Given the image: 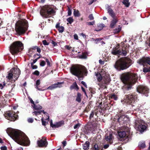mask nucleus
<instances>
[{"label":"nucleus","instance_id":"obj_1","mask_svg":"<svg viewBox=\"0 0 150 150\" xmlns=\"http://www.w3.org/2000/svg\"><path fill=\"white\" fill-rule=\"evenodd\" d=\"M7 133L15 142L18 144L23 146L29 145L30 140L25 134L19 130L12 129H8Z\"/></svg>","mask_w":150,"mask_h":150},{"label":"nucleus","instance_id":"obj_2","mask_svg":"<svg viewBox=\"0 0 150 150\" xmlns=\"http://www.w3.org/2000/svg\"><path fill=\"white\" fill-rule=\"evenodd\" d=\"M137 75L132 73H127L123 75L121 77V80L124 84L122 89L125 91L130 89L132 86L137 81Z\"/></svg>","mask_w":150,"mask_h":150},{"label":"nucleus","instance_id":"obj_3","mask_svg":"<svg viewBox=\"0 0 150 150\" xmlns=\"http://www.w3.org/2000/svg\"><path fill=\"white\" fill-rule=\"evenodd\" d=\"M71 73L77 77L79 80H82L84 77V75L86 76L87 71L84 66H74L70 68Z\"/></svg>","mask_w":150,"mask_h":150},{"label":"nucleus","instance_id":"obj_4","mask_svg":"<svg viewBox=\"0 0 150 150\" xmlns=\"http://www.w3.org/2000/svg\"><path fill=\"white\" fill-rule=\"evenodd\" d=\"M132 64V61L128 58L120 59L116 62L114 67L117 70L121 71L126 69Z\"/></svg>","mask_w":150,"mask_h":150},{"label":"nucleus","instance_id":"obj_5","mask_svg":"<svg viewBox=\"0 0 150 150\" xmlns=\"http://www.w3.org/2000/svg\"><path fill=\"white\" fill-rule=\"evenodd\" d=\"M27 28L28 22L26 20L18 21L16 24L15 30L19 35L24 33Z\"/></svg>","mask_w":150,"mask_h":150},{"label":"nucleus","instance_id":"obj_6","mask_svg":"<svg viewBox=\"0 0 150 150\" xmlns=\"http://www.w3.org/2000/svg\"><path fill=\"white\" fill-rule=\"evenodd\" d=\"M23 48V45L20 41L14 42L10 46V50L12 54H17Z\"/></svg>","mask_w":150,"mask_h":150},{"label":"nucleus","instance_id":"obj_7","mask_svg":"<svg viewBox=\"0 0 150 150\" xmlns=\"http://www.w3.org/2000/svg\"><path fill=\"white\" fill-rule=\"evenodd\" d=\"M55 11L50 6H45L41 9L40 13L45 18L49 17L55 15Z\"/></svg>","mask_w":150,"mask_h":150},{"label":"nucleus","instance_id":"obj_8","mask_svg":"<svg viewBox=\"0 0 150 150\" xmlns=\"http://www.w3.org/2000/svg\"><path fill=\"white\" fill-rule=\"evenodd\" d=\"M137 100V96L135 93H132L128 95H125L123 100L125 103L128 104L134 103Z\"/></svg>","mask_w":150,"mask_h":150},{"label":"nucleus","instance_id":"obj_9","mask_svg":"<svg viewBox=\"0 0 150 150\" xmlns=\"http://www.w3.org/2000/svg\"><path fill=\"white\" fill-rule=\"evenodd\" d=\"M5 117L11 121H14L17 119L18 115L13 111H8L4 114Z\"/></svg>","mask_w":150,"mask_h":150},{"label":"nucleus","instance_id":"obj_10","mask_svg":"<svg viewBox=\"0 0 150 150\" xmlns=\"http://www.w3.org/2000/svg\"><path fill=\"white\" fill-rule=\"evenodd\" d=\"M137 90L139 93L143 94L145 96L147 97L149 92V89L146 86H140L137 88Z\"/></svg>","mask_w":150,"mask_h":150},{"label":"nucleus","instance_id":"obj_11","mask_svg":"<svg viewBox=\"0 0 150 150\" xmlns=\"http://www.w3.org/2000/svg\"><path fill=\"white\" fill-rule=\"evenodd\" d=\"M111 53L114 55L118 56L120 55L125 56L126 55L127 52L125 50L118 49V48H113L111 52Z\"/></svg>","mask_w":150,"mask_h":150},{"label":"nucleus","instance_id":"obj_12","mask_svg":"<svg viewBox=\"0 0 150 150\" xmlns=\"http://www.w3.org/2000/svg\"><path fill=\"white\" fill-rule=\"evenodd\" d=\"M95 76L98 81L100 82L103 80L105 83L106 84L108 82L110 81V78L108 76H106V77H103L101 74L98 73H95Z\"/></svg>","mask_w":150,"mask_h":150},{"label":"nucleus","instance_id":"obj_13","mask_svg":"<svg viewBox=\"0 0 150 150\" xmlns=\"http://www.w3.org/2000/svg\"><path fill=\"white\" fill-rule=\"evenodd\" d=\"M39 140L37 142V144L39 147H46L48 144V142L46 138L42 137V139H39Z\"/></svg>","mask_w":150,"mask_h":150},{"label":"nucleus","instance_id":"obj_14","mask_svg":"<svg viewBox=\"0 0 150 150\" xmlns=\"http://www.w3.org/2000/svg\"><path fill=\"white\" fill-rule=\"evenodd\" d=\"M137 62L140 64L143 65L144 66L146 63L150 65V57H147L143 58L138 60Z\"/></svg>","mask_w":150,"mask_h":150},{"label":"nucleus","instance_id":"obj_15","mask_svg":"<svg viewBox=\"0 0 150 150\" xmlns=\"http://www.w3.org/2000/svg\"><path fill=\"white\" fill-rule=\"evenodd\" d=\"M10 72L13 74L14 78L16 80L19 77L20 74V70L19 69L13 68L10 70Z\"/></svg>","mask_w":150,"mask_h":150},{"label":"nucleus","instance_id":"obj_16","mask_svg":"<svg viewBox=\"0 0 150 150\" xmlns=\"http://www.w3.org/2000/svg\"><path fill=\"white\" fill-rule=\"evenodd\" d=\"M64 82H57V83H54L53 84L50 86L46 89L52 90L57 88H60L62 87L61 85Z\"/></svg>","mask_w":150,"mask_h":150},{"label":"nucleus","instance_id":"obj_17","mask_svg":"<svg viewBox=\"0 0 150 150\" xmlns=\"http://www.w3.org/2000/svg\"><path fill=\"white\" fill-rule=\"evenodd\" d=\"M105 139L108 142L111 144L112 142L113 137L110 132H108L105 135Z\"/></svg>","mask_w":150,"mask_h":150},{"label":"nucleus","instance_id":"obj_18","mask_svg":"<svg viewBox=\"0 0 150 150\" xmlns=\"http://www.w3.org/2000/svg\"><path fill=\"white\" fill-rule=\"evenodd\" d=\"M112 18L113 19L111 21L110 24V27L111 28H113L114 27L118 21V19L116 17Z\"/></svg>","mask_w":150,"mask_h":150},{"label":"nucleus","instance_id":"obj_19","mask_svg":"<svg viewBox=\"0 0 150 150\" xmlns=\"http://www.w3.org/2000/svg\"><path fill=\"white\" fill-rule=\"evenodd\" d=\"M107 10L109 15L112 18L116 17L115 15L112 10V9L111 7L108 6L107 8Z\"/></svg>","mask_w":150,"mask_h":150},{"label":"nucleus","instance_id":"obj_20","mask_svg":"<svg viewBox=\"0 0 150 150\" xmlns=\"http://www.w3.org/2000/svg\"><path fill=\"white\" fill-rule=\"evenodd\" d=\"M56 28L58 29L59 33H62L64 30V27L62 26H60V24L59 23H57L56 25Z\"/></svg>","mask_w":150,"mask_h":150},{"label":"nucleus","instance_id":"obj_21","mask_svg":"<svg viewBox=\"0 0 150 150\" xmlns=\"http://www.w3.org/2000/svg\"><path fill=\"white\" fill-rule=\"evenodd\" d=\"M139 129L140 132H143L146 130V127L144 125H141L138 127Z\"/></svg>","mask_w":150,"mask_h":150},{"label":"nucleus","instance_id":"obj_22","mask_svg":"<svg viewBox=\"0 0 150 150\" xmlns=\"http://www.w3.org/2000/svg\"><path fill=\"white\" fill-rule=\"evenodd\" d=\"M89 142L86 141L83 144V148L84 150H88L89 149Z\"/></svg>","mask_w":150,"mask_h":150},{"label":"nucleus","instance_id":"obj_23","mask_svg":"<svg viewBox=\"0 0 150 150\" xmlns=\"http://www.w3.org/2000/svg\"><path fill=\"white\" fill-rule=\"evenodd\" d=\"M118 134L119 137L120 138L125 137L126 135V133L125 131H122L118 133Z\"/></svg>","mask_w":150,"mask_h":150},{"label":"nucleus","instance_id":"obj_24","mask_svg":"<svg viewBox=\"0 0 150 150\" xmlns=\"http://www.w3.org/2000/svg\"><path fill=\"white\" fill-rule=\"evenodd\" d=\"M42 112L44 114H47L46 112H45L44 110H39L38 111H35L33 112V113H34L35 115H40L41 114V112Z\"/></svg>","mask_w":150,"mask_h":150},{"label":"nucleus","instance_id":"obj_25","mask_svg":"<svg viewBox=\"0 0 150 150\" xmlns=\"http://www.w3.org/2000/svg\"><path fill=\"white\" fill-rule=\"evenodd\" d=\"M32 106L34 109L36 110H41L42 108V107L39 105H35V104H34Z\"/></svg>","mask_w":150,"mask_h":150},{"label":"nucleus","instance_id":"obj_26","mask_svg":"<svg viewBox=\"0 0 150 150\" xmlns=\"http://www.w3.org/2000/svg\"><path fill=\"white\" fill-rule=\"evenodd\" d=\"M40 80H37L36 81V85H35V88L38 89V90L39 91H44L46 89H44L43 90H41V89L39 88L38 87V86L40 84Z\"/></svg>","mask_w":150,"mask_h":150},{"label":"nucleus","instance_id":"obj_27","mask_svg":"<svg viewBox=\"0 0 150 150\" xmlns=\"http://www.w3.org/2000/svg\"><path fill=\"white\" fill-rule=\"evenodd\" d=\"M81 94L80 93H78L77 94V96L76 99V100L79 103L81 102Z\"/></svg>","mask_w":150,"mask_h":150},{"label":"nucleus","instance_id":"obj_28","mask_svg":"<svg viewBox=\"0 0 150 150\" xmlns=\"http://www.w3.org/2000/svg\"><path fill=\"white\" fill-rule=\"evenodd\" d=\"M139 146L142 148L145 147L146 145L145 142L144 141L140 142L139 143Z\"/></svg>","mask_w":150,"mask_h":150},{"label":"nucleus","instance_id":"obj_29","mask_svg":"<svg viewBox=\"0 0 150 150\" xmlns=\"http://www.w3.org/2000/svg\"><path fill=\"white\" fill-rule=\"evenodd\" d=\"M56 124V126H57L56 127L58 128L64 125V122L63 121H61L57 122Z\"/></svg>","mask_w":150,"mask_h":150},{"label":"nucleus","instance_id":"obj_30","mask_svg":"<svg viewBox=\"0 0 150 150\" xmlns=\"http://www.w3.org/2000/svg\"><path fill=\"white\" fill-rule=\"evenodd\" d=\"M74 15L75 17H79L80 16V14L79 11L78 10H74Z\"/></svg>","mask_w":150,"mask_h":150},{"label":"nucleus","instance_id":"obj_31","mask_svg":"<svg viewBox=\"0 0 150 150\" xmlns=\"http://www.w3.org/2000/svg\"><path fill=\"white\" fill-rule=\"evenodd\" d=\"M121 27L120 25H119L118 28H116L114 30V32L115 33H118L121 31Z\"/></svg>","mask_w":150,"mask_h":150},{"label":"nucleus","instance_id":"obj_32","mask_svg":"<svg viewBox=\"0 0 150 150\" xmlns=\"http://www.w3.org/2000/svg\"><path fill=\"white\" fill-rule=\"evenodd\" d=\"M110 97L111 98L115 100H116L118 99L117 96L114 94H111L110 96Z\"/></svg>","mask_w":150,"mask_h":150},{"label":"nucleus","instance_id":"obj_33","mask_svg":"<svg viewBox=\"0 0 150 150\" xmlns=\"http://www.w3.org/2000/svg\"><path fill=\"white\" fill-rule=\"evenodd\" d=\"M123 3L127 7H128L130 4L128 0H123Z\"/></svg>","mask_w":150,"mask_h":150},{"label":"nucleus","instance_id":"obj_34","mask_svg":"<svg viewBox=\"0 0 150 150\" xmlns=\"http://www.w3.org/2000/svg\"><path fill=\"white\" fill-rule=\"evenodd\" d=\"M125 118V117L124 115L121 116L120 117L118 118V121L119 122H122L124 120V119Z\"/></svg>","mask_w":150,"mask_h":150},{"label":"nucleus","instance_id":"obj_35","mask_svg":"<svg viewBox=\"0 0 150 150\" xmlns=\"http://www.w3.org/2000/svg\"><path fill=\"white\" fill-rule=\"evenodd\" d=\"M71 87H72L73 88L76 89L77 90H78L79 89V88L76 82H75L73 84L72 86H71Z\"/></svg>","mask_w":150,"mask_h":150},{"label":"nucleus","instance_id":"obj_36","mask_svg":"<svg viewBox=\"0 0 150 150\" xmlns=\"http://www.w3.org/2000/svg\"><path fill=\"white\" fill-rule=\"evenodd\" d=\"M67 20L70 24H71L74 21V20L73 18L71 17L68 18H67Z\"/></svg>","mask_w":150,"mask_h":150},{"label":"nucleus","instance_id":"obj_37","mask_svg":"<svg viewBox=\"0 0 150 150\" xmlns=\"http://www.w3.org/2000/svg\"><path fill=\"white\" fill-rule=\"evenodd\" d=\"M140 122V121L139 119L135 120L134 124L136 127H138L140 125V123L139 122Z\"/></svg>","mask_w":150,"mask_h":150},{"label":"nucleus","instance_id":"obj_38","mask_svg":"<svg viewBox=\"0 0 150 150\" xmlns=\"http://www.w3.org/2000/svg\"><path fill=\"white\" fill-rule=\"evenodd\" d=\"M13 76V75L12 73L10 72L8 74V76L7 77L8 79L10 80L12 78Z\"/></svg>","mask_w":150,"mask_h":150},{"label":"nucleus","instance_id":"obj_39","mask_svg":"<svg viewBox=\"0 0 150 150\" xmlns=\"http://www.w3.org/2000/svg\"><path fill=\"white\" fill-rule=\"evenodd\" d=\"M143 72H147L150 71V67L147 68L144 67L143 70Z\"/></svg>","mask_w":150,"mask_h":150},{"label":"nucleus","instance_id":"obj_40","mask_svg":"<svg viewBox=\"0 0 150 150\" xmlns=\"http://www.w3.org/2000/svg\"><path fill=\"white\" fill-rule=\"evenodd\" d=\"M92 150H99L98 146L97 144H95L92 147Z\"/></svg>","mask_w":150,"mask_h":150},{"label":"nucleus","instance_id":"obj_41","mask_svg":"<svg viewBox=\"0 0 150 150\" xmlns=\"http://www.w3.org/2000/svg\"><path fill=\"white\" fill-rule=\"evenodd\" d=\"M50 126L53 128H57L56 127L57 126H56V123L55 124H53L52 121V120H51L50 121Z\"/></svg>","mask_w":150,"mask_h":150},{"label":"nucleus","instance_id":"obj_42","mask_svg":"<svg viewBox=\"0 0 150 150\" xmlns=\"http://www.w3.org/2000/svg\"><path fill=\"white\" fill-rule=\"evenodd\" d=\"M27 121L29 123H32L33 122L34 120L33 118L30 117L28 119Z\"/></svg>","mask_w":150,"mask_h":150},{"label":"nucleus","instance_id":"obj_43","mask_svg":"<svg viewBox=\"0 0 150 150\" xmlns=\"http://www.w3.org/2000/svg\"><path fill=\"white\" fill-rule=\"evenodd\" d=\"M80 58H81V59H86L87 58V56L86 55L84 54H83L81 55L80 56H79Z\"/></svg>","mask_w":150,"mask_h":150},{"label":"nucleus","instance_id":"obj_44","mask_svg":"<svg viewBox=\"0 0 150 150\" xmlns=\"http://www.w3.org/2000/svg\"><path fill=\"white\" fill-rule=\"evenodd\" d=\"M71 14V11L70 8L68 7V16H70Z\"/></svg>","mask_w":150,"mask_h":150},{"label":"nucleus","instance_id":"obj_45","mask_svg":"<svg viewBox=\"0 0 150 150\" xmlns=\"http://www.w3.org/2000/svg\"><path fill=\"white\" fill-rule=\"evenodd\" d=\"M45 62L44 61H42L40 63V65L41 66L44 67L45 64Z\"/></svg>","mask_w":150,"mask_h":150},{"label":"nucleus","instance_id":"obj_46","mask_svg":"<svg viewBox=\"0 0 150 150\" xmlns=\"http://www.w3.org/2000/svg\"><path fill=\"white\" fill-rule=\"evenodd\" d=\"M33 74L36 75L37 76H38L39 75L40 73L38 70H36L35 72L33 73Z\"/></svg>","mask_w":150,"mask_h":150},{"label":"nucleus","instance_id":"obj_47","mask_svg":"<svg viewBox=\"0 0 150 150\" xmlns=\"http://www.w3.org/2000/svg\"><path fill=\"white\" fill-rule=\"evenodd\" d=\"M42 43L44 45H49V43L45 40H43L42 41Z\"/></svg>","mask_w":150,"mask_h":150},{"label":"nucleus","instance_id":"obj_48","mask_svg":"<svg viewBox=\"0 0 150 150\" xmlns=\"http://www.w3.org/2000/svg\"><path fill=\"white\" fill-rule=\"evenodd\" d=\"M40 56L37 59H35L34 60H33V62L31 63V64H34L37 61L38 59L40 58Z\"/></svg>","mask_w":150,"mask_h":150},{"label":"nucleus","instance_id":"obj_49","mask_svg":"<svg viewBox=\"0 0 150 150\" xmlns=\"http://www.w3.org/2000/svg\"><path fill=\"white\" fill-rule=\"evenodd\" d=\"M89 18L90 20H93L94 19V17L92 14L90 15L89 16Z\"/></svg>","mask_w":150,"mask_h":150},{"label":"nucleus","instance_id":"obj_50","mask_svg":"<svg viewBox=\"0 0 150 150\" xmlns=\"http://www.w3.org/2000/svg\"><path fill=\"white\" fill-rule=\"evenodd\" d=\"M80 127V124L79 123L77 124L74 127V128L76 129L79 128Z\"/></svg>","mask_w":150,"mask_h":150},{"label":"nucleus","instance_id":"obj_51","mask_svg":"<svg viewBox=\"0 0 150 150\" xmlns=\"http://www.w3.org/2000/svg\"><path fill=\"white\" fill-rule=\"evenodd\" d=\"M31 67L33 69H36L37 68V66L36 65H34L33 64H31Z\"/></svg>","mask_w":150,"mask_h":150},{"label":"nucleus","instance_id":"obj_52","mask_svg":"<svg viewBox=\"0 0 150 150\" xmlns=\"http://www.w3.org/2000/svg\"><path fill=\"white\" fill-rule=\"evenodd\" d=\"M41 120L42 125L45 126L46 125V122L43 120V118H42Z\"/></svg>","mask_w":150,"mask_h":150},{"label":"nucleus","instance_id":"obj_53","mask_svg":"<svg viewBox=\"0 0 150 150\" xmlns=\"http://www.w3.org/2000/svg\"><path fill=\"white\" fill-rule=\"evenodd\" d=\"M98 26L99 27H101V28H103L105 27V25L103 23H101L99 24L98 25Z\"/></svg>","mask_w":150,"mask_h":150},{"label":"nucleus","instance_id":"obj_54","mask_svg":"<svg viewBox=\"0 0 150 150\" xmlns=\"http://www.w3.org/2000/svg\"><path fill=\"white\" fill-rule=\"evenodd\" d=\"M95 21H93L92 22L87 23V24L88 25H93L94 24Z\"/></svg>","mask_w":150,"mask_h":150},{"label":"nucleus","instance_id":"obj_55","mask_svg":"<svg viewBox=\"0 0 150 150\" xmlns=\"http://www.w3.org/2000/svg\"><path fill=\"white\" fill-rule=\"evenodd\" d=\"M45 60H46V61L47 63V65L50 66V61H49V60H48V59L46 58L45 59Z\"/></svg>","mask_w":150,"mask_h":150},{"label":"nucleus","instance_id":"obj_56","mask_svg":"<svg viewBox=\"0 0 150 150\" xmlns=\"http://www.w3.org/2000/svg\"><path fill=\"white\" fill-rule=\"evenodd\" d=\"M81 83L86 88H87V85L85 82L84 81H82L81 82Z\"/></svg>","mask_w":150,"mask_h":150},{"label":"nucleus","instance_id":"obj_57","mask_svg":"<svg viewBox=\"0 0 150 150\" xmlns=\"http://www.w3.org/2000/svg\"><path fill=\"white\" fill-rule=\"evenodd\" d=\"M74 38L75 39H76V40H77L78 39V36L76 34H75L74 35Z\"/></svg>","mask_w":150,"mask_h":150},{"label":"nucleus","instance_id":"obj_58","mask_svg":"<svg viewBox=\"0 0 150 150\" xmlns=\"http://www.w3.org/2000/svg\"><path fill=\"white\" fill-rule=\"evenodd\" d=\"M1 150H6L7 147L6 146H1Z\"/></svg>","mask_w":150,"mask_h":150},{"label":"nucleus","instance_id":"obj_59","mask_svg":"<svg viewBox=\"0 0 150 150\" xmlns=\"http://www.w3.org/2000/svg\"><path fill=\"white\" fill-rule=\"evenodd\" d=\"M29 100L30 101L31 103L33 104V105L35 104L34 102L32 100V99L30 98H29Z\"/></svg>","mask_w":150,"mask_h":150},{"label":"nucleus","instance_id":"obj_60","mask_svg":"<svg viewBox=\"0 0 150 150\" xmlns=\"http://www.w3.org/2000/svg\"><path fill=\"white\" fill-rule=\"evenodd\" d=\"M37 51L38 52L40 53L41 52L40 49L38 47H36Z\"/></svg>","mask_w":150,"mask_h":150},{"label":"nucleus","instance_id":"obj_61","mask_svg":"<svg viewBox=\"0 0 150 150\" xmlns=\"http://www.w3.org/2000/svg\"><path fill=\"white\" fill-rule=\"evenodd\" d=\"M99 62L100 64H104V62L102 61L101 59H100L99 60Z\"/></svg>","mask_w":150,"mask_h":150},{"label":"nucleus","instance_id":"obj_62","mask_svg":"<svg viewBox=\"0 0 150 150\" xmlns=\"http://www.w3.org/2000/svg\"><path fill=\"white\" fill-rule=\"evenodd\" d=\"M101 39L100 38H97L95 40V41L96 42V43H97V42L100 41Z\"/></svg>","mask_w":150,"mask_h":150},{"label":"nucleus","instance_id":"obj_63","mask_svg":"<svg viewBox=\"0 0 150 150\" xmlns=\"http://www.w3.org/2000/svg\"><path fill=\"white\" fill-rule=\"evenodd\" d=\"M109 146V144H105L104 146L103 147L104 149H107V148H108V147Z\"/></svg>","mask_w":150,"mask_h":150},{"label":"nucleus","instance_id":"obj_64","mask_svg":"<svg viewBox=\"0 0 150 150\" xmlns=\"http://www.w3.org/2000/svg\"><path fill=\"white\" fill-rule=\"evenodd\" d=\"M62 144L63 145L64 147L66 146L67 143L65 141H64L62 142Z\"/></svg>","mask_w":150,"mask_h":150}]
</instances>
